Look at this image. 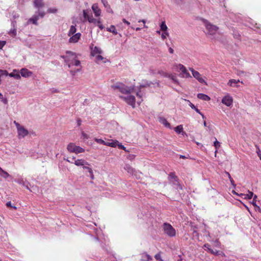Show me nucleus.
Masks as SVG:
<instances>
[{"instance_id":"obj_48","label":"nucleus","mask_w":261,"mask_h":261,"mask_svg":"<svg viewBox=\"0 0 261 261\" xmlns=\"http://www.w3.org/2000/svg\"><path fill=\"white\" fill-rule=\"evenodd\" d=\"M169 35V34L167 32H164L163 33H162V38L164 40L166 38L167 36H168Z\"/></svg>"},{"instance_id":"obj_43","label":"nucleus","mask_w":261,"mask_h":261,"mask_svg":"<svg viewBox=\"0 0 261 261\" xmlns=\"http://www.w3.org/2000/svg\"><path fill=\"white\" fill-rule=\"evenodd\" d=\"M252 204L253 205V206L255 207V209L256 211H258L260 213H261V207L257 205L256 203L254 202H252Z\"/></svg>"},{"instance_id":"obj_39","label":"nucleus","mask_w":261,"mask_h":261,"mask_svg":"<svg viewBox=\"0 0 261 261\" xmlns=\"http://www.w3.org/2000/svg\"><path fill=\"white\" fill-rule=\"evenodd\" d=\"M0 100L2 101L4 103L7 104L8 100L6 98H4L3 94L0 93Z\"/></svg>"},{"instance_id":"obj_51","label":"nucleus","mask_w":261,"mask_h":261,"mask_svg":"<svg viewBox=\"0 0 261 261\" xmlns=\"http://www.w3.org/2000/svg\"><path fill=\"white\" fill-rule=\"evenodd\" d=\"M11 24L13 28H16V21L15 20H12Z\"/></svg>"},{"instance_id":"obj_8","label":"nucleus","mask_w":261,"mask_h":261,"mask_svg":"<svg viewBox=\"0 0 261 261\" xmlns=\"http://www.w3.org/2000/svg\"><path fill=\"white\" fill-rule=\"evenodd\" d=\"M233 101L232 97L229 94L227 93L222 97L221 102L228 107H231Z\"/></svg>"},{"instance_id":"obj_22","label":"nucleus","mask_w":261,"mask_h":261,"mask_svg":"<svg viewBox=\"0 0 261 261\" xmlns=\"http://www.w3.org/2000/svg\"><path fill=\"white\" fill-rule=\"evenodd\" d=\"M240 81L239 80H230L227 84L230 87H237L238 86L237 85V84L240 82Z\"/></svg>"},{"instance_id":"obj_35","label":"nucleus","mask_w":261,"mask_h":261,"mask_svg":"<svg viewBox=\"0 0 261 261\" xmlns=\"http://www.w3.org/2000/svg\"><path fill=\"white\" fill-rule=\"evenodd\" d=\"M214 145L216 148L215 154L217 152V149L220 147V143L217 140L214 142Z\"/></svg>"},{"instance_id":"obj_57","label":"nucleus","mask_w":261,"mask_h":261,"mask_svg":"<svg viewBox=\"0 0 261 261\" xmlns=\"http://www.w3.org/2000/svg\"><path fill=\"white\" fill-rule=\"evenodd\" d=\"M122 21L124 23H126L127 25H129L130 24V23L127 21L125 19L123 18L122 19Z\"/></svg>"},{"instance_id":"obj_6","label":"nucleus","mask_w":261,"mask_h":261,"mask_svg":"<svg viewBox=\"0 0 261 261\" xmlns=\"http://www.w3.org/2000/svg\"><path fill=\"white\" fill-rule=\"evenodd\" d=\"M67 149L69 152H73L76 154L85 152V149L84 148L79 146H76L73 143H69L67 147Z\"/></svg>"},{"instance_id":"obj_27","label":"nucleus","mask_w":261,"mask_h":261,"mask_svg":"<svg viewBox=\"0 0 261 261\" xmlns=\"http://www.w3.org/2000/svg\"><path fill=\"white\" fill-rule=\"evenodd\" d=\"M107 31L109 32L112 33L114 35H117L118 34L116 28L114 25H111L110 27L107 28Z\"/></svg>"},{"instance_id":"obj_38","label":"nucleus","mask_w":261,"mask_h":261,"mask_svg":"<svg viewBox=\"0 0 261 261\" xmlns=\"http://www.w3.org/2000/svg\"><path fill=\"white\" fill-rule=\"evenodd\" d=\"M0 75L1 76H3V75L7 76V75H9V73L6 70L0 69Z\"/></svg>"},{"instance_id":"obj_34","label":"nucleus","mask_w":261,"mask_h":261,"mask_svg":"<svg viewBox=\"0 0 261 261\" xmlns=\"http://www.w3.org/2000/svg\"><path fill=\"white\" fill-rule=\"evenodd\" d=\"M161 30L164 32H167V27L166 25V24H165V22H162L161 24Z\"/></svg>"},{"instance_id":"obj_53","label":"nucleus","mask_w":261,"mask_h":261,"mask_svg":"<svg viewBox=\"0 0 261 261\" xmlns=\"http://www.w3.org/2000/svg\"><path fill=\"white\" fill-rule=\"evenodd\" d=\"M135 155H134V154H129V155L128 156V157H127V158H128V159L130 160H132L134 159H135Z\"/></svg>"},{"instance_id":"obj_33","label":"nucleus","mask_w":261,"mask_h":261,"mask_svg":"<svg viewBox=\"0 0 261 261\" xmlns=\"http://www.w3.org/2000/svg\"><path fill=\"white\" fill-rule=\"evenodd\" d=\"M9 34H10L12 37H15L17 34L16 28H13L10 30Z\"/></svg>"},{"instance_id":"obj_47","label":"nucleus","mask_w":261,"mask_h":261,"mask_svg":"<svg viewBox=\"0 0 261 261\" xmlns=\"http://www.w3.org/2000/svg\"><path fill=\"white\" fill-rule=\"evenodd\" d=\"M57 12V9L55 8H49L48 10V12L50 13H55Z\"/></svg>"},{"instance_id":"obj_3","label":"nucleus","mask_w":261,"mask_h":261,"mask_svg":"<svg viewBox=\"0 0 261 261\" xmlns=\"http://www.w3.org/2000/svg\"><path fill=\"white\" fill-rule=\"evenodd\" d=\"M205 26L207 34L212 39H217L218 38L220 34L218 32V28L208 21H205Z\"/></svg>"},{"instance_id":"obj_54","label":"nucleus","mask_w":261,"mask_h":261,"mask_svg":"<svg viewBox=\"0 0 261 261\" xmlns=\"http://www.w3.org/2000/svg\"><path fill=\"white\" fill-rule=\"evenodd\" d=\"M100 24H101V20L100 18L97 19L96 25H98Z\"/></svg>"},{"instance_id":"obj_44","label":"nucleus","mask_w":261,"mask_h":261,"mask_svg":"<svg viewBox=\"0 0 261 261\" xmlns=\"http://www.w3.org/2000/svg\"><path fill=\"white\" fill-rule=\"evenodd\" d=\"M154 257L155 259L158 261H163L161 258L160 253H158L155 255Z\"/></svg>"},{"instance_id":"obj_36","label":"nucleus","mask_w":261,"mask_h":261,"mask_svg":"<svg viewBox=\"0 0 261 261\" xmlns=\"http://www.w3.org/2000/svg\"><path fill=\"white\" fill-rule=\"evenodd\" d=\"M97 19L94 18L92 15H91L90 18H89L88 22L90 23H93L96 25Z\"/></svg>"},{"instance_id":"obj_4","label":"nucleus","mask_w":261,"mask_h":261,"mask_svg":"<svg viewBox=\"0 0 261 261\" xmlns=\"http://www.w3.org/2000/svg\"><path fill=\"white\" fill-rule=\"evenodd\" d=\"M14 123L15 124L17 128L18 137L19 139L23 138L29 134L28 130L25 129L24 126L21 125L16 121H14Z\"/></svg>"},{"instance_id":"obj_19","label":"nucleus","mask_w":261,"mask_h":261,"mask_svg":"<svg viewBox=\"0 0 261 261\" xmlns=\"http://www.w3.org/2000/svg\"><path fill=\"white\" fill-rule=\"evenodd\" d=\"M152 258L151 256L146 253H143L141 254L142 261H152Z\"/></svg>"},{"instance_id":"obj_32","label":"nucleus","mask_w":261,"mask_h":261,"mask_svg":"<svg viewBox=\"0 0 261 261\" xmlns=\"http://www.w3.org/2000/svg\"><path fill=\"white\" fill-rule=\"evenodd\" d=\"M189 106L191 107L192 109H194L196 112L200 114L202 116L203 118H204L203 115L200 112V111L197 108L195 107V106L193 103L190 102Z\"/></svg>"},{"instance_id":"obj_20","label":"nucleus","mask_w":261,"mask_h":261,"mask_svg":"<svg viewBox=\"0 0 261 261\" xmlns=\"http://www.w3.org/2000/svg\"><path fill=\"white\" fill-rule=\"evenodd\" d=\"M17 182L20 184L23 185L24 187H25L27 189L29 190L30 191H32L29 188V185L30 184L28 182H27L24 181L23 179H19L17 180Z\"/></svg>"},{"instance_id":"obj_49","label":"nucleus","mask_w":261,"mask_h":261,"mask_svg":"<svg viewBox=\"0 0 261 261\" xmlns=\"http://www.w3.org/2000/svg\"><path fill=\"white\" fill-rule=\"evenodd\" d=\"M88 138H89V136H88V135H87L86 134H85L84 132L82 133V136H81L82 139L85 140V139H87Z\"/></svg>"},{"instance_id":"obj_23","label":"nucleus","mask_w":261,"mask_h":261,"mask_svg":"<svg viewBox=\"0 0 261 261\" xmlns=\"http://www.w3.org/2000/svg\"><path fill=\"white\" fill-rule=\"evenodd\" d=\"M34 4L36 8H40L44 7L43 0H34Z\"/></svg>"},{"instance_id":"obj_61","label":"nucleus","mask_w":261,"mask_h":261,"mask_svg":"<svg viewBox=\"0 0 261 261\" xmlns=\"http://www.w3.org/2000/svg\"><path fill=\"white\" fill-rule=\"evenodd\" d=\"M90 174V177L92 179H93L94 178V174H93V171L92 170L91 171V173H89Z\"/></svg>"},{"instance_id":"obj_40","label":"nucleus","mask_w":261,"mask_h":261,"mask_svg":"<svg viewBox=\"0 0 261 261\" xmlns=\"http://www.w3.org/2000/svg\"><path fill=\"white\" fill-rule=\"evenodd\" d=\"M6 206L7 207H11L12 208H13L14 210H16L17 208V207L14 206V205H13L11 203V202L10 201H8L6 203Z\"/></svg>"},{"instance_id":"obj_30","label":"nucleus","mask_w":261,"mask_h":261,"mask_svg":"<svg viewBox=\"0 0 261 261\" xmlns=\"http://www.w3.org/2000/svg\"><path fill=\"white\" fill-rule=\"evenodd\" d=\"M0 176L5 178H7L11 176L8 172L3 170V169H2L0 171Z\"/></svg>"},{"instance_id":"obj_50","label":"nucleus","mask_w":261,"mask_h":261,"mask_svg":"<svg viewBox=\"0 0 261 261\" xmlns=\"http://www.w3.org/2000/svg\"><path fill=\"white\" fill-rule=\"evenodd\" d=\"M6 43V42L5 41H0V49H2Z\"/></svg>"},{"instance_id":"obj_25","label":"nucleus","mask_w":261,"mask_h":261,"mask_svg":"<svg viewBox=\"0 0 261 261\" xmlns=\"http://www.w3.org/2000/svg\"><path fill=\"white\" fill-rule=\"evenodd\" d=\"M254 196L253 192L249 191V193L247 194H240V196L244 197V199H250Z\"/></svg>"},{"instance_id":"obj_60","label":"nucleus","mask_w":261,"mask_h":261,"mask_svg":"<svg viewBox=\"0 0 261 261\" xmlns=\"http://www.w3.org/2000/svg\"><path fill=\"white\" fill-rule=\"evenodd\" d=\"M169 51L170 54H173L174 53V50L173 48H172L171 47H170L169 48Z\"/></svg>"},{"instance_id":"obj_14","label":"nucleus","mask_w":261,"mask_h":261,"mask_svg":"<svg viewBox=\"0 0 261 261\" xmlns=\"http://www.w3.org/2000/svg\"><path fill=\"white\" fill-rule=\"evenodd\" d=\"M73 160H74V164L77 166H81L83 167L84 165H88V162L84 159L75 160V158L73 157Z\"/></svg>"},{"instance_id":"obj_28","label":"nucleus","mask_w":261,"mask_h":261,"mask_svg":"<svg viewBox=\"0 0 261 261\" xmlns=\"http://www.w3.org/2000/svg\"><path fill=\"white\" fill-rule=\"evenodd\" d=\"M124 169L126 170L128 173L132 175H133L135 172L133 168L129 165H126L124 167Z\"/></svg>"},{"instance_id":"obj_58","label":"nucleus","mask_w":261,"mask_h":261,"mask_svg":"<svg viewBox=\"0 0 261 261\" xmlns=\"http://www.w3.org/2000/svg\"><path fill=\"white\" fill-rule=\"evenodd\" d=\"M257 198V196L256 195H254L253 196V199L252 202H254L256 203V199Z\"/></svg>"},{"instance_id":"obj_37","label":"nucleus","mask_w":261,"mask_h":261,"mask_svg":"<svg viewBox=\"0 0 261 261\" xmlns=\"http://www.w3.org/2000/svg\"><path fill=\"white\" fill-rule=\"evenodd\" d=\"M89 166H90V164H89V163H88V165H84V166H83V167H82V168H83L84 169L87 170V171H88V172H89V173H91V171L92 170V168H90V167H89Z\"/></svg>"},{"instance_id":"obj_10","label":"nucleus","mask_w":261,"mask_h":261,"mask_svg":"<svg viewBox=\"0 0 261 261\" xmlns=\"http://www.w3.org/2000/svg\"><path fill=\"white\" fill-rule=\"evenodd\" d=\"M190 70L192 72L193 76L195 79H196L200 83L206 84L205 80L201 77V75L199 72L194 70L192 68H190Z\"/></svg>"},{"instance_id":"obj_29","label":"nucleus","mask_w":261,"mask_h":261,"mask_svg":"<svg viewBox=\"0 0 261 261\" xmlns=\"http://www.w3.org/2000/svg\"><path fill=\"white\" fill-rule=\"evenodd\" d=\"M76 31V29L75 26L71 25L68 33V36H71L74 34Z\"/></svg>"},{"instance_id":"obj_42","label":"nucleus","mask_w":261,"mask_h":261,"mask_svg":"<svg viewBox=\"0 0 261 261\" xmlns=\"http://www.w3.org/2000/svg\"><path fill=\"white\" fill-rule=\"evenodd\" d=\"M95 141L98 143L103 144V145H105V143H106V141H103V140H102L101 139L96 138V139H95Z\"/></svg>"},{"instance_id":"obj_59","label":"nucleus","mask_w":261,"mask_h":261,"mask_svg":"<svg viewBox=\"0 0 261 261\" xmlns=\"http://www.w3.org/2000/svg\"><path fill=\"white\" fill-rule=\"evenodd\" d=\"M98 27V28L101 29V30H102L104 29V26L101 24H100L99 25H97Z\"/></svg>"},{"instance_id":"obj_56","label":"nucleus","mask_w":261,"mask_h":261,"mask_svg":"<svg viewBox=\"0 0 261 261\" xmlns=\"http://www.w3.org/2000/svg\"><path fill=\"white\" fill-rule=\"evenodd\" d=\"M19 15L18 14H14L13 15V20H15L16 18H18Z\"/></svg>"},{"instance_id":"obj_5","label":"nucleus","mask_w":261,"mask_h":261,"mask_svg":"<svg viewBox=\"0 0 261 261\" xmlns=\"http://www.w3.org/2000/svg\"><path fill=\"white\" fill-rule=\"evenodd\" d=\"M45 15V13L44 11H39L37 13L34 15L31 18H30L27 22V24L32 23L35 25H37L38 24L37 21L40 18H43Z\"/></svg>"},{"instance_id":"obj_7","label":"nucleus","mask_w":261,"mask_h":261,"mask_svg":"<svg viewBox=\"0 0 261 261\" xmlns=\"http://www.w3.org/2000/svg\"><path fill=\"white\" fill-rule=\"evenodd\" d=\"M164 232L169 237H174L176 234L175 229L168 223H164L163 225Z\"/></svg>"},{"instance_id":"obj_45","label":"nucleus","mask_w":261,"mask_h":261,"mask_svg":"<svg viewBox=\"0 0 261 261\" xmlns=\"http://www.w3.org/2000/svg\"><path fill=\"white\" fill-rule=\"evenodd\" d=\"M204 247L207 249L211 253H213V254H215V252L213 250H212L210 248V245L207 244H206L204 245Z\"/></svg>"},{"instance_id":"obj_15","label":"nucleus","mask_w":261,"mask_h":261,"mask_svg":"<svg viewBox=\"0 0 261 261\" xmlns=\"http://www.w3.org/2000/svg\"><path fill=\"white\" fill-rule=\"evenodd\" d=\"M8 76L14 77L16 80H20L21 79L19 71L17 69H13L12 72L9 73Z\"/></svg>"},{"instance_id":"obj_18","label":"nucleus","mask_w":261,"mask_h":261,"mask_svg":"<svg viewBox=\"0 0 261 261\" xmlns=\"http://www.w3.org/2000/svg\"><path fill=\"white\" fill-rule=\"evenodd\" d=\"M95 61L97 63H100V62L102 63H106L107 61V60L103 57L102 56L100 55V54L97 55L95 56Z\"/></svg>"},{"instance_id":"obj_9","label":"nucleus","mask_w":261,"mask_h":261,"mask_svg":"<svg viewBox=\"0 0 261 261\" xmlns=\"http://www.w3.org/2000/svg\"><path fill=\"white\" fill-rule=\"evenodd\" d=\"M177 68L180 72V76L181 77L183 78H188L191 77L190 73L188 72L187 69L183 65L178 64L177 65Z\"/></svg>"},{"instance_id":"obj_63","label":"nucleus","mask_w":261,"mask_h":261,"mask_svg":"<svg viewBox=\"0 0 261 261\" xmlns=\"http://www.w3.org/2000/svg\"><path fill=\"white\" fill-rule=\"evenodd\" d=\"M139 22H142V23H143L144 24H145L146 21H145V20L144 19H142V20H139Z\"/></svg>"},{"instance_id":"obj_62","label":"nucleus","mask_w":261,"mask_h":261,"mask_svg":"<svg viewBox=\"0 0 261 261\" xmlns=\"http://www.w3.org/2000/svg\"><path fill=\"white\" fill-rule=\"evenodd\" d=\"M108 8V9L107 11H108V12H110V13H113V10L110 8Z\"/></svg>"},{"instance_id":"obj_41","label":"nucleus","mask_w":261,"mask_h":261,"mask_svg":"<svg viewBox=\"0 0 261 261\" xmlns=\"http://www.w3.org/2000/svg\"><path fill=\"white\" fill-rule=\"evenodd\" d=\"M117 146L118 147V148L119 149H123L124 150V151L127 152L128 150L126 149V147H125L123 145H122L121 144H120L119 142L118 143L117 145Z\"/></svg>"},{"instance_id":"obj_16","label":"nucleus","mask_w":261,"mask_h":261,"mask_svg":"<svg viewBox=\"0 0 261 261\" xmlns=\"http://www.w3.org/2000/svg\"><path fill=\"white\" fill-rule=\"evenodd\" d=\"M102 53V50L99 47L94 46L93 47H91V55L93 56L101 54Z\"/></svg>"},{"instance_id":"obj_11","label":"nucleus","mask_w":261,"mask_h":261,"mask_svg":"<svg viewBox=\"0 0 261 261\" xmlns=\"http://www.w3.org/2000/svg\"><path fill=\"white\" fill-rule=\"evenodd\" d=\"M92 10L95 17H99L101 15V10L99 8L97 4H94L92 6Z\"/></svg>"},{"instance_id":"obj_46","label":"nucleus","mask_w":261,"mask_h":261,"mask_svg":"<svg viewBox=\"0 0 261 261\" xmlns=\"http://www.w3.org/2000/svg\"><path fill=\"white\" fill-rule=\"evenodd\" d=\"M101 1L103 4V6H105V7L110 8V5H109L107 0H101Z\"/></svg>"},{"instance_id":"obj_17","label":"nucleus","mask_w":261,"mask_h":261,"mask_svg":"<svg viewBox=\"0 0 261 261\" xmlns=\"http://www.w3.org/2000/svg\"><path fill=\"white\" fill-rule=\"evenodd\" d=\"M159 122L163 124L165 127L171 128L170 123L167 121V119L163 117H160L159 118Z\"/></svg>"},{"instance_id":"obj_21","label":"nucleus","mask_w":261,"mask_h":261,"mask_svg":"<svg viewBox=\"0 0 261 261\" xmlns=\"http://www.w3.org/2000/svg\"><path fill=\"white\" fill-rule=\"evenodd\" d=\"M90 10H84L83 11V16L84 18V20L83 21H85L86 20H89V18H90L91 15L89 14Z\"/></svg>"},{"instance_id":"obj_1","label":"nucleus","mask_w":261,"mask_h":261,"mask_svg":"<svg viewBox=\"0 0 261 261\" xmlns=\"http://www.w3.org/2000/svg\"><path fill=\"white\" fill-rule=\"evenodd\" d=\"M111 88L125 94V95L120 96V98L133 108L135 107L136 101L140 105L143 100L141 91H138L135 87H128L122 83H118L112 85Z\"/></svg>"},{"instance_id":"obj_12","label":"nucleus","mask_w":261,"mask_h":261,"mask_svg":"<svg viewBox=\"0 0 261 261\" xmlns=\"http://www.w3.org/2000/svg\"><path fill=\"white\" fill-rule=\"evenodd\" d=\"M71 37L69 39V42L71 43H75L79 41L81 37V34L77 33L71 36Z\"/></svg>"},{"instance_id":"obj_52","label":"nucleus","mask_w":261,"mask_h":261,"mask_svg":"<svg viewBox=\"0 0 261 261\" xmlns=\"http://www.w3.org/2000/svg\"><path fill=\"white\" fill-rule=\"evenodd\" d=\"M159 73L162 74L164 76L167 77L168 76V74L166 72H163V71H159Z\"/></svg>"},{"instance_id":"obj_26","label":"nucleus","mask_w":261,"mask_h":261,"mask_svg":"<svg viewBox=\"0 0 261 261\" xmlns=\"http://www.w3.org/2000/svg\"><path fill=\"white\" fill-rule=\"evenodd\" d=\"M118 143V141H116V140L113 141V140L111 142H110V141L106 142V143H105V145H107L108 146H111L112 147H116L117 146Z\"/></svg>"},{"instance_id":"obj_55","label":"nucleus","mask_w":261,"mask_h":261,"mask_svg":"<svg viewBox=\"0 0 261 261\" xmlns=\"http://www.w3.org/2000/svg\"><path fill=\"white\" fill-rule=\"evenodd\" d=\"M256 153H257L258 156L259 157V158L261 160V153H260V150L259 148H257Z\"/></svg>"},{"instance_id":"obj_13","label":"nucleus","mask_w":261,"mask_h":261,"mask_svg":"<svg viewBox=\"0 0 261 261\" xmlns=\"http://www.w3.org/2000/svg\"><path fill=\"white\" fill-rule=\"evenodd\" d=\"M32 73H33L32 71L29 70L28 69L25 68H22L19 71V74H20L22 77H24L25 78L29 77L31 76L32 75Z\"/></svg>"},{"instance_id":"obj_24","label":"nucleus","mask_w":261,"mask_h":261,"mask_svg":"<svg viewBox=\"0 0 261 261\" xmlns=\"http://www.w3.org/2000/svg\"><path fill=\"white\" fill-rule=\"evenodd\" d=\"M197 97L205 101H208L210 100V97L208 96L203 93H199L197 95Z\"/></svg>"},{"instance_id":"obj_31","label":"nucleus","mask_w":261,"mask_h":261,"mask_svg":"<svg viewBox=\"0 0 261 261\" xmlns=\"http://www.w3.org/2000/svg\"><path fill=\"white\" fill-rule=\"evenodd\" d=\"M174 130L177 133L180 134L183 130V127L182 125H179L174 128Z\"/></svg>"},{"instance_id":"obj_64","label":"nucleus","mask_w":261,"mask_h":261,"mask_svg":"<svg viewBox=\"0 0 261 261\" xmlns=\"http://www.w3.org/2000/svg\"><path fill=\"white\" fill-rule=\"evenodd\" d=\"M230 181L232 185H234V181L232 178H230Z\"/></svg>"},{"instance_id":"obj_2","label":"nucleus","mask_w":261,"mask_h":261,"mask_svg":"<svg viewBox=\"0 0 261 261\" xmlns=\"http://www.w3.org/2000/svg\"><path fill=\"white\" fill-rule=\"evenodd\" d=\"M63 58L68 67L70 68V72L72 75H74L77 72L81 71L82 65L80 61L77 59L76 53L67 51L66 55L61 57Z\"/></svg>"}]
</instances>
